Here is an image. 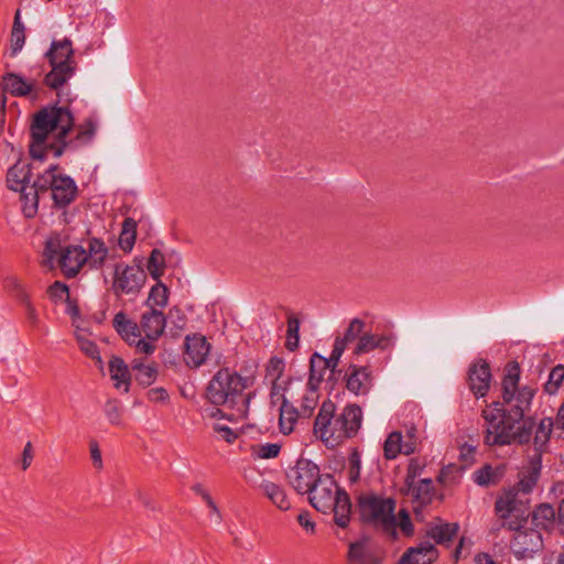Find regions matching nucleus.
<instances>
[{
  "label": "nucleus",
  "instance_id": "1",
  "mask_svg": "<svg viewBox=\"0 0 564 564\" xmlns=\"http://www.w3.org/2000/svg\"><path fill=\"white\" fill-rule=\"evenodd\" d=\"M74 98L70 91L67 90L63 100L57 98L56 101L43 106L40 110L33 113L30 124V145L29 153L33 160L44 162L42 152H35L37 145L45 144L51 133L56 132L53 144L66 149H75L76 143L74 138L68 139L69 133L75 128V116L70 109V104Z\"/></svg>",
  "mask_w": 564,
  "mask_h": 564
},
{
  "label": "nucleus",
  "instance_id": "2",
  "mask_svg": "<svg viewBox=\"0 0 564 564\" xmlns=\"http://www.w3.org/2000/svg\"><path fill=\"white\" fill-rule=\"evenodd\" d=\"M335 411L336 405L333 401H324L314 422V434L328 448L355 437L362 421L361 408L356 403L347 404L336 417Z\"/></svg>",
  "mask_w": 564,
  "mask_h": 564
},
{
  "label": "nucleus",
  "instance_id": "3",
  "mask_svg": "<svg viewBox=\"0 0 564 564\" xmlns=\"http://www.w3.org/2000/svg\"><path fill=\"white\" fill-rule=\"evenodd\" d=\"M251 383L248 377H242L237 371L223 367L208 382L205 397L213 405L228 404L229 408L246 414L254 393L249 392L246 395L242 393Z\"/></svg>",
  "mask_w": 564,
  "mask_h": 564
},
{
  "label": "nucleus",
  "instance_id": "4",
  "mask_svg": "<svg viewBox=\"0 0 564 564\" xmlns=\"http://www.w3.org/2000/svg\"><path fill=\"white\" fill-rule=\"evenodd\" d=\"M74 55L75 50L69 37L53 40L48 50L44 53V58L51 66V70L45 74L43 83L56 93L59 100H63L67 93L64 91L63 87L74 77L77 70Z\"/></svg>",
  "mask_w": 564,
  "mask_h": 564
},
{
  "label": "nucleus",
  "instance_id": "5",
  "mask_svg": "<svg viewBox=\"0 0 564 564\" xmlns=\"http://www.w3.org/2000/svg\"><path fill=\"white\" fill-rule=\"evenodd\" d=\"M397 502L376 492H361L356 498L359 521L365 525L380 529L392 540L398 539V521L394 514Z\"/></svg>",
  "mask_w": 564,
  "mask_h": 564
},
{
  "label": "nucleus",
  "instance_id": "6",
  "mask_svg": "<svg viewBox=\"0 0 564 564\" xmlns=\"http://www.w3.org/2000/svg\"><path fill=\"white\" fill-rule=\"evenodd\" d=\"M521 368L517 360L508 361L503 369V377L501 381V397L502 402L494 401L490 406L492 412L486 410L482 411V417L489 424L487 430L494 431V434L498 433L499 430L503 429L505 425L512 419L513 412L511 406L509 409L506 405H511L514 400V393L520 382Z\"/></svg>",
  "mask_w": 564,
  "mask_h": 564
},
{
  "label": "nucleus",
  "instance_id": "7",
  "mask_svg": "<svg viewBox=\"0 0 564 564\" xmlns=\"http://www.w3.org/2000/svg\"><path fill=\"white\" fill-rule=\"evenodd\" d=\"M512 514L514 516L513 519L502 520L501 525L497 530L505 528L516 532L510 547L517 560L532 558L544 547L542 533L538 529H524L529 518V516H525L524 510Z\"/></svg>",
  "mask_w": 564,
  "mask_h": 564
},
{
  "label": "nucleus",
  "instance_id": "8",
  "mask_svg": "<svg viewBox=\"0 0 564 564\" xmlns=\"http://www.w3.org/2000/svg\"><path fill=\"white\" fill-rule=\"evenodd\" d=\"M59 256L58 264L67 279L75 278L88 262L86 249L82 245H69L62 248L59 234L50 237L44 245L43 265L54 268V259Z\"/></svg>",
  "mask_w": 564,
  "mask_h": 564
},
{
  "label": "nucleus",
  "instance_id": "9",
  "mask_svg": "<svg viewBox=\"0 0 564 564\" xmlns=\"http://www.w3.org/2000/svg\"><path fill=\"white\" fill-rule=\"evenodd\" d=\"M540 476L536 473L527 470L519 475V481L510 487L503 488L502 494L495 501V512L501 520L511 518L512 513L525 511L523 501L518 498L519 492L529 495L533 491Z\"/></svg>",
  "mask_w": 564,
  "mask_h": 564
},
{
  "label": "nucleus",
  "instance_id": "10",
  "mask_svg": "<svg viewBox=\"0 0 564 564\" xmlns=\"http://www.w3.org/2000/svg\"><path fill=\"white\" fill-rule=\"evenodd\" d=\"M534 426L533 416H524L521 421H516L512 416L498 433L494 434V431L486 430L485 444L488 446H506L513 443L525 445L531 441Z\"/></svg>",
  "mask_w": 564,
  "mask_h": 564
},
{
  "label": "nucleus",
  "instance_id": "11",
  "mask_svg": "<svg viewBox=\"0 0 564 564\" xmlns=\"http://www.w3.org/2000/svg\"><path fill=\"white\" fill-rule=\"evenodd\" d=\"M285 476L296 492L312 495L316 487L323 484L324 475H321L319 467L314 462L300 457L296 464L286 470Z\"/></svg>",
  "mask_w": 564,
  "mask_h": 564
},
{
  "label": "nucleus",
  "instance_id": "12",
  "mask_svg": "<svg viewBox=\"0 0 564 564\" xmlns=\"http://www.w3.org/2000/svg\"><path fill=\"white\" fill-rule=\"evenodd\" d=\"M147 274L139 260L135 265L117 263L115 265L112 290L117 296L137 294L143 288Z\"/></svg>",
  "mask_w": 564,
  "mask_h": 564
},
{
  "label": "nucleus",
  "instance_id": "13",
  "mask_svg": "<svg viewBox=\"0 0 564 564\" xmlns=\"http://www.w3.org/2000/svg\"><path fill=\"white\" fill-rule=\"evenodd\" d=\"M337 487H339L332 474L323 476V484L308 495L311 506L319 512H330L334 501L337 499Z\"/></svg>",
  "mask_w": 564,
  "mask_h": 564
},
{
  "label": "nucleus",
  "instance_id": "14",
  "mask_svg": "<svg viewBox=\"0 0 564 564\" xmlns=\"http://www.w3.org/2000/svg\"><path fill=\"white\" fill-rule=\"evenodd\" d=\"M491 378V369L487 360L478 359L469 366L467 378L468 387L477 399L487 395L490 389Z\"/></svg>",
  "mask_w": 564,
  "mask_h": 564
},
{
  "label": "nucleus",
  "instance_id": "15",
  "mask_svg": "<svg viewBox=\"0 0 564 564\" xmlns=\"http://www.w3.org/2000/svg\"><path fill=\"white\" fill-rule=\"evenodd\" d=\"M344 380L346 389L355 395H367L372 388V376L368 366L350 364Z\"/></svg>",
  "mask_w": 564,
  "mask_h": 564
},
{
  "label": "nucleus",
  "instance_id": "16",
  "mask_svg": "<svg viewBox=\"0 0 564 564\" xmlns=\"http://www.w3.org/2000/svg\"><path fill=\"white\" fill-rule=\"evenodd\" d=\"M184 359L188 367L198 368L205 364L210 350V344L200 334H192L185 337Z\"/></svg>",
  "mask_w": 564,
  "mask_h": 564
},
{
  "label": "nucleus",
  "instance_id": "17",
  "mask_svg": "<svg viewBox=\"0 0 564 564\" xmlns=\"http://www.w3.org/2000/svg\"><path fill=\"white\" fill-rule=\"evenodd\" d=\"M78 195V186L75 180L66 174H59L51 192L53 207L55 209H65Z\"/></svg>",
  "mask_w": 564,
  "mask_h": 564
},
{
  "label": "nucleus",
  "instance_id": "18",
  "mask_svg": "<svg viewBox=\"0 0 564 564\" xmlns=\"http://www.w3.org/2000/svg\"><path fill=\"white\" fill-rule=\"evenodd\" d=\"M438 556L440 552L435 544L422 541L415 546L408 547L397 564H433Z\"/></svg>",
  "mask_w": 564,
  "mask_h": 564
},
{
  "label": "nucleus",
  "instance_id": "19",
  "mask_svg": "<svg viewBox=\"0 0 564 564\" xmlns=\"http://www.w3.org/2000/svg\"><path fill=\"white\" fill-rule=\"evenodd\" d=\"M167 316L160 310L152 307L141 315L140 329L149 340H158L164 333Z\"/></svg>",
  "mask_w": 564,
  "mask_h": 564
},
{
  "label": "nucleus",
  "instance_id": "20",
  "mask_svg": "<svg viewBox=\"0 0 564 564\" xmlns=\"http://www.w3.org/2000/svg\"><path fill=\"white\" fill-rule=\"evenodd\" d=\"M414 507L413 512L416 517L422 514L423 509L431 505L435 497V487L431 478L420 479L417 484L414 482L412 488L409 489Z\"/></svg>",
  "mask_w": 564,
  "mask_h": 564
},
{
  "label": "nucleus",
  "instance_id": "21",
  "mask_svg": "<svg viewBox=\"0 0 564 564\" xmlns=\"http://www.w3.org/2000/svg\"><path fill=\"white\" fill-rule=\"evenodd\" d=\"M58 175H50L48 173L40 174L33 182L31 187V204L24 207V216L33 218L37 214L40 195L53 189Z\"/></svg>",
  "mask_w": 564,
  "mask_h": 564
},
{
  "label": "nucleus",
  "instance_id": "22",
  "mask_svg": "<svg viewBox=\"0 0 564 564\" xmlns=\"http://www.w3.org/2000/svg\"><path fill=\"white\" fill-rule=\"evenodd\" d=\"M459 531L457 522H444L441 518H436L435 522L431 523L426 536L432 539L435 544L449 546Z\"/></svg>",
  "mask_w": 564,
  "mask_h": 564
},
{
  "label": "nucleus",
  "instance_id": "23",
  "mask_svg": "<svg viewBox=\"0 0 564 564\" xmlns=\"http://www.w3.org/2000/svg\"><path fill=\"white\" fill-rule=\"evenodd\" d=\"M369 538L362 536L359 540L351 542L348 547L347 560L350 563L358 564H381L382 556L373 551L367 549Z\"/></svg>",
  "mask_w": 564,
  "mask_h": 564
},
{
  "label": "nucleus",
  "instance_id": "24",
  "mask_svg": "<svg viewBox=\"0 0 564 564\" xmlns=\"http://www.w3.org/2000/svg\"><path fill=\"white\" fill-rule=\"evenodd\" d=\"M506 471V464H499L495 467L490 464H485L473 473L471 479L479 487L489 488L497 486L505 477Z\"/></svg>",
  "mask_w": 564,
  "mask_h": 564
},
{
  "label": "nucleus",
  "instance_id": "25",
  "mask_svg": "<svg viewBox=\"0 0 564 564\" xmlns=\"http://www.w3.org/2000/svg\"><path fill=\"white\" fill-rule=\"evenodd\" d=\"M351 500L347 491L337 487V499L334 501L330 511L334 513V522L339 528H347L351 519Z\"/></svg>",
  "mask_w": 564,
  "mask_h": 564
},
{
  "label": "nucleus",
  "instance_id": "26",
  "mask_svg": "<svg viewBox=\"0 0 564 564\" xmlns=\"http://www.w3.org/2000/svg\"><path fill=\"white\" fill-rule=\"evenodd\" d=\"M112 326L129 346H132L135 338L141 336L140 326L133 319L128 318L126 313L122 311L115 315Z\"/></svg>",
  "mask_w": 564,
  "mask_h": 564
},
{
  "label": "nucleus",
  "instance_id": "27",
  "mask_svg": "<svg viewBox=\"0 0 564 564\" xmlns=\"http://www.w3.org/2000/svg\"><path fill=\"white\" fill-rule=\"evenodd\" d=\"M391 346L392 339L389 336L364 333L362 336L359 337V340L354 348V355L360 356L368 354L376 348L386 350Z\"/></svg>",
  "mask_w": 564,
  "mask_h": 564
},
{
  "label": "nucleus",
  "instance_id": "28",
  "mask_svg": "<svg viewBox=\"0 0 564 564\" xmlns=\"http://www.w3.org/2000/svg\"><path fill=\"white\" fill-rule=\"evenodd\" d=\"M2 90L9 91L12 96L25 97L34 90V85L20 74L7 72L2 76Z\"/></svg>",
  "mask_w": 564,
  "mask_h": 564
},
{
  "label": "nucleus",
  "instance_id": "29",
  "mask_svg": "<svg viewBox=\"0 0 564 564\" xmlns=\"http://www.w3.org/2000/svg\"><path fill=\"white\" fill-rule=\"evenodd\" d=\"M327 370L329 368L326 365L325 357L317 351L313 352L310 358V373L306 384L310 392L317 393Z\"/></svg>",
  "mask_w": 564,
  "mask_h": 564
},
{
  "label": "nucleus",
  "instance_id": "30",
  "mask_svg": "<svg viewBox=\"0 0 564 564\" xmlns=\"http://www.w3.org/2000/svg\"><path fill=\"white\" fill-rule=\"evenodd\" d=\"M536 389L530 386L519 387L514 393L516 403L511 405V414L516 421L523 420L525 412L530 410L532 401L535 397Z\"/></svg>",
  "mask_w": 564,
  "mask_h": 564
},
{
  "label": "nucleus",
  "instance_id": "31",
  "mask_svg": "<svg viewBox=\"0 0 564 564\" xmlns=\"http://www.w3.org/2000/svg\"><path fill=\"white\" fill-rule=\"evenodd\" d=\"M536 389L530 386L519 387L514 393L516 403L511 405V414L516 421L523 420L525 412L530 410L532 401L535 397Z\"/></svg>",
  "mask_w": 564,
  "mask_h": 564
},
{
  "label": "nucleus",
  "instance_id": "32",
  "mask_svg": "<svg viewBox=\"0 0 564 564\" xmlns=\"http://www.w3.org/2000/svg\"><path fill=\"white\" fill-rule=\"evenodd\" d=\"M32 177V165L19 163L14 164L8 170L7 185L13 192H19L22 186L28 187Z\"/></svg>",
  "mask_w": 564,
  "mask_h": 564
},
{
  "label": "nucleus",
  "instance_id": "33",
  "mask_svg": "<svg viewBox=\"0 0 564 564\" xmlns=\"http://www.w3.org/2000/svg\"><path fill=\"white\" fill-rule=\"evenodd\" d=\"M109 373L115 381V387L119 389L124 386L123 391L128 392L131 384V375L128 365L119 356H112L109 360Z\"/></svg>",
  "mask_w": 564,
  "mask_h": 564
},
{
  "label": "nucleus",
  "instance_id": "34",
  "mask_svg": "<svg viewBox=\"0 0 564 564\" xmlns=\"http://www.w3.org/2000/svg\"><path fill=\"white\" fill-rule=\"evenodd\" d=\"M300 414L301 413L297 410V408H295L292 403H290L289 400L286 399V397L284 394H282L281 395L279 425H280V431L283 434L288 435L293 431L294 424L296 423Z\"/></svg>",
  "mask_w": 564,
  "mask_h": 564
},
{
  "label": "nucleus",
  "instance_id": "35",
  "mask_svg": "<svg viewBox=\"0 0 564 564\" xmlns=\"http://www.w3.org/2000/svg\"><path fill=\"white\" fill-rule=\"evenodd\" d=\"M263 494L275 505L280 510L286 511L291 508V502L288 498L285 489L272 481L263 480L260 485Z\"/></svg>",
  "mask_w": 564,
  "mask_h": 564
},
{
  "label": "nucleus",
  "instance_id": "36",
  "mask_svg": "<svg viewBox=\"0 0 564 564\" xmlns=\"http://www.w3.org/2000/svg\"><path fill=\"white\" fill-rule=\"evenodd\" d=\"M532 523L535 529L549 530L553 527L556 520V511L550 503H540L535 506L534 510L531 513Z\"/></svg>",
  "mask_w": 564,
  "mask_h": 564
},
{
  "label": "nucleus",
  "instance_id": "37",
  "mask_svg": "<svg viewBox=\"0 0 564 564\" xmlns=\"http://www.w3.org/2000/svg\"><path fill=\"white\" fill-rule=\"evenodd\" d=\"M25 43V26L21 21V12L18 9L14 14L13 25L10 34V55L13 57L21 52Z\"/></svg>",
  "mask_w": 564,
  "mask_h": 564
},
{
  "label": "nucleus",
  "instance_id": "38",
  "mask_svg": "<svg viewBox=\"0 0 564 564\" xmlns=\"http://www.w3.org/2000/svg\"><path fill=\"white\" fill-rule=\"evenodd\" d=\"M87 260L91 259V267L99 269L105 264L108 256V248L102 239L93 237L86 250Z\"/></svg>",
  "mask_w": 564,
  "mask_h": 564
},
{
  "label": "nucleus",
  "instance_id": "39",
  "mask_svg": "<svg viewBox=\"0 0 564 564\" xmlns=\"http://www.w3.org/2000/svg\"><path fill=\"white\" fill-rule=\"evenodd\" d=\"M137 221L131 217H127L122 223V228L119 236V247L126 253L131 252L134 247L137 239Z\"/></svg>",
  "mask_w": 564,
  "mask_h": 564
},
{
  "label": "nucleus",
  "instance_id": "40",
  "mask_svg": "<svg viewBox=\"0 0 564 564\" xmlns=\"http://www.w3.org/2000/svg\"><path fill=\"white\" fill-rule=\"evenodd\" d=\"M77 130L78 131L74 137L76 147L87 145L95 139L97 123L93 118H86L82 124H78Z\"/></svg>",
  "mask_w": 564,
  "mask_h": 564
},
{
  "label": "nucleus",
  "instance_id": "41",
  "mask_svg": "<svg viewBox=\"0 0 564 564\" xmlns=\"http://www.w3.org/2000/svg\"><path fill=\"white\" fill-rule=\"evenodd\" d=\"M553 421L551 417H544L536 426L533 443L534 449H545L551 437Z\"/></svg>",
  "mask_w": 564,
  "mask_h": 564
},
{
  "label": "nucleus",
  "instance_id": "42",
  "mask_svg": "<svg viewBox=\"0 0 564 564\" xmlns=\"http://www.w3.org/2000/svg\"><path fill=\"white\" fill-rule=\"evenodd\" d=\"M300 326L301 322L296 315L289 313L288 315V330L285 348L290 351H295L300 344Z\"/></svg>",
  "mask_w": 564,
  "mask_h": 564
},
{
  "label": "nucleus",
  "instance_id": "43",
  "mask_svg": "<svg viewBox=\"0 0 564 564\" xmlns=\"http://www.w3.org/2000/svg\"><path fill=\"white\" fill-rule=\"evenodd\" d=\"M169 294L167 286L162 281H159V283L151 288L145 305L150 306V310L155 306L165 307L169 302Z\"/></svg>",
  "mask_w": 564,
  "mask_h": 564
},
{
  "label": "nucleus",
  "instance_id": "44",
  "mask_svg": "<svg viewBox=\"0 0 564 564\" xmlns=\"http://www.w3.org/2000/svg\"><path fill=\"white\" fill-rule=\"evenodd\" d=\"M365 326V322L356 317L351 319L343 337H336L335 340L339 344L341 343V345L346 348L349 344L359 340V337L364 334Z\"/></svg>",
  "mask_w": 564,
  "mask_h": 564
},
{
  "label": "nucleus",
  "instance_id": "45",
  "mask_svg": "<svg viewBox=\"0 0 564 564\" xmlns=\"http://www.w3.org/2000/svg\"><path fill=\"white\" fill-rule=\"evenodd\" d=\"M166 316L172 324V326L170 327L171 337L178 338L184 328L186 327V315L180 307L173 306L172 308H170L169 314Z\"/></svg>",
  "mask_w": 564,
  "mask_h": 564
},
{
  "label": "nucleus",
  "instance_id": "46",
  "mask_svg": "<svg viewBox=\"0 0 564 564\" xmlns=\"http://www.w3.org/2000/svg\"><path fill=\"white\" fill-rule=\"evenodd\" d=\"M402 433L392 432L388 435L383 444V454L387 459H394L402 452Z\"/></svg>",
  "mask_w": 564,
  "mask_h": 564
},
{
  "label": "nucleus",
  "instance_id": "47",
  "mask_svg": "<svg viewBox=\"0 0 564 564\" xmlns=\"http://www.w3.org/2000/svg\"><path fill=\"white\" fill-rule=\"evenodd\" d=\"M564 380V365H556L552 368L549 380L544 384V392L555 394Z\"/></svg>",
  "mask_w": 564,
  "mask_h": 564
},
{
  "label": "nucleus",
  "instance_id": "48",
  "mask_svg": "<svg viewBox=\"0 0 564 564\" xmlns=\"http://www.w3.org/2000/svg\"><path fill=\"white\" fill-rule=\"evenodd\" d=\"M281 445L278 443H267L252 446V454L258 458L270 459L279 456Z\"/></svg>",
  "mask_w": 564,
  "mask_h": 564
},
{
  "label": "nucleus",
  "instance_id": "49",
  "mask_svg": "<svg viewBox=\"0 0 564 564\" xmlns=\"http://www.w3.org/2000/svg\"><path fill=\"white\" fill-rule=\"evenodd\" d=\"M423 467L415 460L411 459L406 468V475L404 479V487L401 488V494L409 495V489L414 485L415 479L421 475Z\"/></svg>",
  "mask_w": 564,
  "mask_h": 564
},
{
  "label": "nucleus",
  "instance_id": "50",
  "mask_svg": "<svg viewBox=\"0 0 564 564\" xmlns=\"http://www.w3.org/2000/svg\"><path fill=\"white\" fill-rule=\"evenodd\" d=\"M285 362L283 358L273 356L270 358L267 365V377H270L272 381L278 382L283 376Z\"/></svg>",
  "mask_w": 564,
  "mask_h": 564
},
{
  "label": "nucleus",
  "instance_id": "51",
  "mask_svg": "<svg viewBox=\"0 0 564 564\" xmlns=\"http://www.w3.org/2000/svg\"><path fill=\"white\" fill-rule=\"evenodd\" d=\"M158 377V367L155 364L148 365L143 370L137 373L135 380L142 387H149L151 386Z\"/></svg>",
  "mask_w": 564,
  "mask_h": 564
},
{
  "label": "nucleus",
  "instance_id": "52",
  "mask_svg": "<svg viewBox=\"0 0 564 564\" xmlns=\"http://www.w3.org/2000/svg\"><path fill=\"white\" fill-rule=\"evenodd\" d=\"M349 460V481L357 482L360 478L361 458L357 448L352 449L348 457Z\"/></svg>",
  "mask_w": 564,
  "mask_h": 564
},
{
  "label": "nucleus",
  "instance_id": "53",
  "mask_svg": "<svg viewBox=\"0 0 564 564\" xmlns=\"http://www.w3.org/2000/svg\"><path fill=\"white\" fill-rule=\"evenodd\" d=\"M345 349L346 348L341 345V343L339 344L335 340L330 356L328 358L325 357L326 365L328 366L329 371H332V375L341 372V370H337V366Z\"/></svg>",
  "mask_w": 564,
  "mask_h": 564
},
{
  "label": "nucleus",
  "instance_id": "54",
  "mask_svg": "<svg viewBox=\"0 0 564 564\" xmlns=\"http://www.w3.org/2000/svg\"><path fill=\"white\" fill-rule=\"evenodd\" d=\"M47 295L54 303L63 300L64 295H69V288L62 281H55L47 288Z\"/></svg>",
  "mask_w": 564,
  "mask_h": 564
},
{
  "label": "nucleus",
  "instance_id": "55",
  "mask_svg": "<svg viewBox=\"0 0 564 564\" xmlns=\"http://www.w3.org/2000/svg\"><path fill=\"white\" fill-rule=\"evenodd\" d=\"M80 350L91 359H95L99 365V368H104V361L101 359L98 345L89 339L80 340Z\"/></svg>",
  "mask_w": 564,
  "mask_h": 564
},
{
  "label": "nucleus",
  "instance_id": "56",
  "mask_svg": "<svg viewBox=\"0 0 564 564\" xmlns=\"http://www.w3.org/2000/svg\"><path fill=\"white\" fill-rule=\"evenodd\" d=\"M317 399L318 398H317L316 393L310 392L307 390V393L302 399L301 411H300V413L304 417H310L313 414V411L317 404Z\"/></svg>",
  "mask_w": 564,
  "mask_h": 564
},
{
  "label": "nucleus",
  "instance_id": "57",
  "mask_svg": "<svg viewBox=\"0 0 564 564\" xmlns=\"http://www.w3.org/2000/svg\"><path fill=\"white\" fill-rule=\"evenodd\" d=\"M465 467L466 466H457L456 464L443 466L436 479L438 482L444 484L446 478L452 477L454 479L459 477Z\"/></svg>",
  "mask_w": 564,
  "mask_h": 564
},
{
  "label": "nucleus",
  "instance_id": "58",
  "mask_svg": "<svg viewBox=\"0 0 564 564\" xmlns=\"http://www.w3.org/2000/svg\"><path fill=\"white\" fill-rule=\"evenodd\" d=\"M105 413L111 424H119L120 411L116 400L107 401L105 404Z\"/></svg>",
  "mask_w": 564,
  "mask_h": 564
},
{
  "label": "nucleus",
  "instance_id": "59",
  "mask_svg": "<svg viewBox=\"0 0 564 564\" xmlns=\"http://www.w3.org/2000/svg\"><path fill=\"white\" fill-rule=\"evenodd\" d=\"M399 514H400V522L398 523V525L400 527L402 533L405 536H412L414 533V525L411 521L410 514L404 509L401 510L399 512Z\"/></svg>",
  "mask_w": 564,
  "mask_h": 564
},
{
  "label": "nucleus",
  "instance_id": "60",
  "mask_svg": "<svg viewBox=\"0 0 564 564\" xmlns=\"http://www.w3.org/2000/svg\"><path fill=\"white\" fill-rule=\"evenodd\" d=\"M147 338H135L132 346L135 347V351L144 355H152L155 351V345Z\"/></svg>",
  "mask_w": 564,
  "mask_h": 564
},
{
  "label": "nucleus",
  "instance_id": "61",
  "mask_svg": "<svg viewBox=\"0 0 564 564\" xmlns=\"http://www.w3.org/2000/svg\"><path fill=\"white\" fill-rule=\"evenodd\" d=\"M545 449H534V454L529 458V468L528 470L531 473H536V475L541 476L542 469V453Z\"/></svg>",
  "mask_w": 564,
  "mask_h": 564
},
{
  "label": "nucleus",
  "instance_id": "62",
  "mask_svg": "<svg viewBox=\"0 0 564 564\" xmlns=\"http://www.w3.org/2000/svg\"><path fill=\"white\" fill-rule=\"evenodd\" d=\"M147 267H152V268L155 267V268L165 269L166 262H165V257H164L163 252L161 250L154 248L150 253Z\"/></svg>",
  "mask_w": 564,
  "mask_h": 564
},
{
  "label": "nucleus",
  "instance_id": "63",
  "mask_svg": "<svg viewBox=\"0 0 564 564\" xmlns=\"http://www.w3.org/2000/svg\"><path fill=\"white\" fill-rule=\"evenodd\" d=\"M214 431L221 435L227 443H234L238 438V434L229 426L215 424Z\"/></svg>",
  "mask_w": 564,
  "mask_h": 564
},
{
  "label": "nucleus",
  "instance_id": "64",
  "mask_svg": "<svg viewBox=\"0 0 564 564\" xmlns=\"http://www.w3.org/2000/svg\"><path fill=\"white\" fill-rule=\"evenodd\" d=\"M299 524L308 533L315 532V522L311 519V513L307 510L302 511L297 516Z\"/></svg>",
  "mask_w": 564,
  "mask_h": 564
}]
</instances>
